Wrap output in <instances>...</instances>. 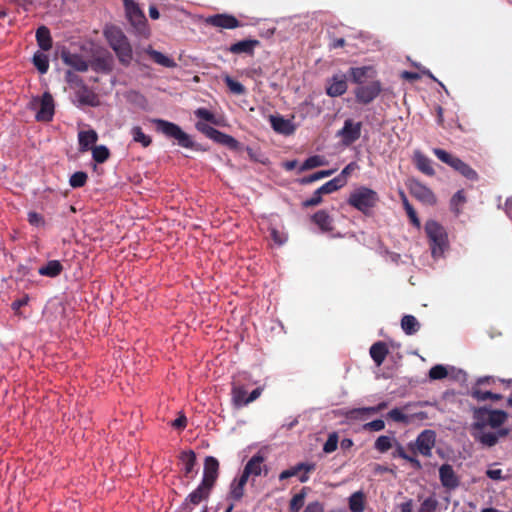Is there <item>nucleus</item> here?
<instances>
[{
  "label": "nucleus",
  "instance_id": "1",
  "mask_svg": "<svg viewBox=\"0 0 512 512\" xmlns=\"http://www.w3.org/2000/svg\"><path fill=\"white\" fill-rule=\"evenodd\" d=\"M104 36L109 46L115 52L120 64L125 67L129 66L133 59V51L127 36L121 29L115 26L106 28Z\"/></svg>",
  "mask_w": 512,
  "mask_h": 512
},
{
  "label": "nucleus",
  "instance_id": "2",
  "mask_svg": "<svg viewBox=\"0 0 512 512\" xmlns=\"http://www.w3.org/2000/svg\"><path fill=\"white\" fill-rule=\"evenodd\" d=\"M425 232L432 257L434 259L443 257L450 247L448 233L445 227L435 220H428L425 223Z\"/></svg>",
  "mask_w": 512,
  "mask_h": 512
},
{
  "label": "nucleus",
  "instance_id": "3",
  "mask_svg": "<svg viewBox=\"0 0 512 512\" xmlns=\"http://www.w3.org/2000/svg\"><path fill=\"white\" fill-rule=\"evenodd\" d=\"M378 202L377 192L365 186L354 189L347 199L348 205L362 212L365 216L372 214Z\"/></svg>",
  "mask_w": 512,
  "mask_h": 512
},
{
  "label": "nucleus",
  "instance_id": "4",
  "mask_svg": "<svg viewBox=\"0 0 512 512\" xmlns=\"http://www.w3.org/2000/svg\"><path fill=\"white\" fill-rule=\"evenodd\" d=\"M473 419L472 429H482L488 426L493 429H500L507 421L508 413L504 410L479 407L474 409Z\"/></svg>",
  "mask_w": 512,
  "mask_h": 512
},
{
  "label": "nucleus",
  "instance_id": "5",
  "mask_svg": "<svg viewBox=\"0 0 512 512\" xmlns=\"http://www.w3.org/2000/svg\"><path fill=\"white\" fill-rule=\"evenodd\" d=\"M156 130L169 139L177 141L178 145L184 148L193 149L194 142L189 134L184 132L181 127L173 122L164 119H153Z\"/></svg>",
  "mask_w": 512,
  "mask_h": 512
},
{
  "label": "nucleus",
  "instance_id": "6",
  "mask_svg": "<svg viewBox=\"0 0 512 512\" xmlns=\"http://www.w3.org/2000/svg\"><path fill=\"white\" fill-rule=\"evenodd\" d=\"M195 127L199 132L203 133L209 139L218 144L226 146L230 150L238 151L241 148L240 142L234 137L215 129L206 123L197 122Z\"/></svg>",
  "mask_w": 512,
  "mask_h": 512
},
{
  "label": "nucleus",
  "instance_id": "7",
  "mask_svg": "<svg viewBox=\"0 0 512 512\" xmlns=\"http://www.w3.org/2000/svg\"><path fill=\"white\" fill-rule=\"evenodd\" d=\"M126 17L129 23L140 34L148 32L147 19L144 12L134 0H123Z\"/></svg>",
  "mask_w": 512,
  "mask_h": 512
},
{
  "label": "nucleus",
  "instance_id": "8",
  "mask_svg": "<svg viewBox=\"0 0 512 512\" xmlns=\"http://www.w3.org/2000/svg\"><path fill=\"white\" fill-rule=\"evenodd\" d=\"M382 84L379 80L370 81L368 84L358 85L354 90L355 100L362 105L373 102L381 93Z\"/></svg>",
  "mask_w": 512,
  "mask_h": 512
},
{
  "label": "nucleus",
  "instance_id": "9",
  "mask_svg": "<svg viewBox=\"0 0 512 512\" xmlns=\"http://www.w3.org/2000/svg\"><path fill=\"white\" fill-rule=\"evenodd\" d=\"M315 469V463L300 462L286 470H283L279 474V480L283 481L291 477H297L301 483H305L310 478L309 474L313 472Z\"/></svg>",
  "mask_w": 512,
  "mask_h": 512
},
{
  "label": "nucleus",
  "instance_id": "10",
  "mask_svg": "<svg viewBox=\"0 0 512 512\" xmlns=\"http://www.w3.org/2000/svg\"><path fill=\"white\" fill-rule=\"evenodd\" d=\"M430 380H443L445 378L451 381H466V373L454 367H447L441 364L433 366L429 370Z\"/></svg>",
  "mask_w": 512,
  "mask_h": 512
},
{
  "label": "nucleus",
  "instance_id": "11",
  "mask_svg": "<svg viewBox=\"0 0 512 512\" xmlns=\"http://www.w3.org/2000/svg\"><path fill=\"white\" fill-rule=\"evenodd\" d=\"M509 432L508 428H500L496 432L487 431L486 428L472 429L474 439L486 447L495 446L499 439L506 437Z\"/></svg>",
  "mask_w": 512,
  "mask_h": 512
},
{
  "label": "nucleus",
  "instance_id": "12",
  "mask_svg": "<svg viewBox=\"0 0 512 512\" xmlns=\"http://www.w3.org/2000/svg\"><path fill=\"white\" fill-rule=\"evenodd\" d=\"M220 464L219 461L213 456H207L204 459L203 477L201 483L211 489L216 484L219 477Z\"/></svg>",
  "mask_w": 512,
  "mask_h": 512
},
{
  "label": "nucleus",
  "instance_id": "13",
  "mask_svg": "<svg viewBox=\"0 0 512 512\" xmlns=\"http://www.w3.org/2000/svg\"><path fill=\"white\" fill-rule=\"evenodd\" d=\"M361 129V122H354L352 119H346L344 126L338 131L337 135L341 137L344 145L349 146L360 138Z\"/></svg>",
  "mask_w": 512,
  "mask_h": 512
},
{
  "label": "nucleus",
  "instance_id": "14",
  "mask_svg": "<svg viewBox=\"0 0 512 512\" xmlns=\"http://www.w3.org/2000/svg\"><path fill=\"white\" fill-rule=\"evenodd\" d=\"M113 62V56L105 50L92 56L89 67L97 73L108 74L113 70Z\"/></svg>",
  "mask_w": 512,
  "mask_h": 512
},
{
  "label": "nucleus",
  "instance_id": "15",
  "mask_svg": "<svg viewBox=\"0 0 512 512\" xmlns=\"http://www.w3.org/2000/svg\"><path fill=\"white\" fill-rule=\"evenodd\" d=\"M377 76L376 69L371 66L351 67L348 70V77L354 84L363 85L368 80L373 81Z\"/></svg>",
  "mask_w": 512,
  "mask_h": 512
},
{
  "label": "nucleus",
  "instance_id": "16",
  "mask_svg": "<svg viewBox=\"0 0 512 512\" xmlns=\"http://www.w3.org/2000/svg\"><path fill=\"white\" fill-rule=\"evenodd\" d=\"M348 89L347 76L345 74H335L326 82V94L330 97H339L346 93Z\"/></svg>",
  "mask_w": 512,
  "mask_h": 512
},
{
  "label": "nucleus",
  "instance_id": "17",
  "mask_svg": "<svg viewBox=\"0 0 512 512\" xmlns=\"http://www.w3.org/2000/svg\"><path fill=\"white\" fill-rule=\"evenodd\" d=\"M205 22L210 26L222 29H235L242 26L235 16L226 13L209 16Z\"/></svg>",
  "mask_w": 512,
  "mask_h": 512
},
{
  "label": "nucleus",
  "instance_id": "18",
  "mask_svg": "<svg viewBox=\"0 0 512 512\" xmlns=\"http://www.w3.org/2000/svg\"><path fill=\"white\" fill-rule=\"evenodd\" d=\"M75 97L79 106L97 107L100 104L98 95L85 83L75 88Z\"/></svg>",
  "mask_w": 512,
  "mask_h": 512
},
{
  "label": "nucleus",
  "instance_id": "19",
  "mask_svg": "<svg viewBox=\"0 0 512 512\" xmlns=\"http://www.w3.org/2000/svg\"><path fill=\"white\" fill-rule=\"evenodd\" d=\"M263 470L266 475L268 470L266 465H264V457L257 453L246 463L241 475L248 480L250 476H260Z\"/></svg>",
  "mask_w": 512,
  "mask_h": 512
},
{
  "label": "nucleus",
  "instance_id": "20",
  "mask_svg": "<svg viewBox=\"0 0 512 512\" xmlns=\"http://www.w3.org/2000/svg\"><path fill=\"white\" fill-rule=\"evenodd\" d=\"M61 59L64 64L78 72H86L89 68V61H86L82 55L71 53L68 50H62Z\"/></svg>",
  "mask_w": 512,
  "mask_h": 512
},
{
  "label": "nucleus",
  "instance_id": "21",
  "mask_svg": "<svg viewBox=\"0 0 512 512\" xmlns=\"http://www.w3.org/2000/svg\"><path fill=\"white\" fill-rule=\"evenodd\" d=\"M54 116V99L49 92H45L40 99V108L36 114L38 121H51Z\"/></svg>",
  "mask_w": 512,
  "mask_h": 512
},
{
  "label": "nucleus",
  "instance_id": "22",
  "mask_svg": "<svg viewBox=\"0 0 512 512\" xmlns=\"http://www.w3.org/2000/svg\"><path fill=\"white\" fill-rule=\"evenodd\" d=\"M269 122L273 130L281 135L290 136L296 130V126L291 120L280 115H270Z\"/></svg>",
  "mask_w": 512,
  "mask_h": 512
},
{
  "label": "nucleus",
  "instance_id": "23",
  "mask_svg": "<svg viewBox=\"0 0 512 512\" xmlns=\"http://www.w3.org/2000/svg\"><path fill=\"white\" fill-rule=\"evenodd\" d=\"M260 45V41L257 39H245L238 41L227 49L232 54H247L252 56L256 47Z\"/></svg>",
  "mask_w": 512,
  "mask_h": 512
},
{
  "label": "nucleus",
  "instance_id": "24",
  "mask_svg": "<svg viewBox=\"0 0 512 512\" xmlns=\"http://www.w3.org/2000/svg\"><path fill=\"white\" fill-rule=\"evenodd\" d=\"M436 434L432 430H424L418 435V453L429 456L435 445Z\"/></svg>",
  "mask_w": 512,
  "mask_h": 512
},
{
  "label": "nucleus",
  "instance_id": "25",
  "mask_svg": "<svg viewBox=\"0 0 512 512\" xmlns=\"http://www.w3.org/2000/svg\"><path fill=\"white\" fill-rule=\"evenodd\" d=\"M441 484L447 489H455L459 485V480L449 464H443L439 469Z\"/></svg>",
  "mask_w": 512,
  "mask_h": 512
},
{
  "label": "nucleus",
  "instance_id": "26",
  "mask_svg": "<svg viewBox=\"0 0 512 512\" xmlns=\"http://www.w3.org/2000/svg\"><path fill=\"white\" fill-rule=\"evenodd\" d=\"M211 490V488L203 486V484L200 483L198 487L186 497L183 503L184 508H188L190 504L198 505L201 501L208 499Z\"/></svg>",
  "mask_w": 512,
  "mask_h": 512
},
{
  "label": "nucleus",
  "instance_id": "27",
  "mask_svg": "<svg viewBox=\"0 0 512 512\" xmlns=\"http://www.w3.org/2000/svg\"><path fill=\"white\" fill-rule=\"evenodd\" d=\"M369 353H370L372 360L376 364V366L379 367L385 361V359L389 353V349L385 342L378 341V342H375L370 347Z\"/></svg>",
  "mask_w": 512,
  "mask_h": 512
},
{
  "label": "nucleus",
  "instance_id": "28",
  "mask_svg": "<svg viewBox=\"0 0 512 512\" xmlns=\"http://www.w3.org/2000/svg\"><path fill=\"white\" fill-rule=\"evenodd\" d=\"M180 460L183 464L184 476L187 478H193L194 469L196 466V454L194 451H184L180 454Z\"/></svg>",
  "mask_w": 512,
  "mask_h": 512
},
{
  "label": "nucleus",
  "instance_id": "29",
  "mask_svg": "<svg viewBox=\"0 0 512 512\" xmlns=\"http://www.w3.org/2000/svg\"><path fill=\"white\" fill-rule=\"evenodd\" d=\"M312 221L322 232H331L334 229L332 217L325 211L319 210L312 216Z\"/></svg>",
  "mask_w": 512,
  "mask_h": 512
},
{
  "label": "nucleus",
  "instance_id": "30",
  "mask_svg": "<svg viewBox=\"0 0 512 512\" xmlns=\"http://www.w3.org/2000/svg\"><path fill=\"white\" fill-rule=\"evenodd\" d=\"M247 479L240 475L238 478H235L231 485L229 491V499L233 501H240L244 496L245 486L247 484Z\"/></svg>",
  "mask_w": 512,
  "mask_h": 512
},
{
  "label": "nucleus",
  "instance_id": "31",
  "mask_svg": "<svg viewBox=\"0 0 512 512\" xmlns=\"http://www.w3.org/2000/svg\"><path fill=\"white\" fill-rule=\"evenodd\" d=\"M63 269L64 267L59 260H50L38 269V273L41 276L54 278L59 276Z\"/></svg>",
  "mask_w": 512,
  "mask_h": 512
},
{
  "label": "nucleus",
  "instance_id": "32",
  "mask_svg": "<svg viewBox=\"0 0 512 512\" xmlns=\"http://www.w3.org/2000/svg\"><path fill=\"white\" fill-rule=\"evenodd\" d=\"M145 53L158 65H161L166 68H174L176 67V62L169 58L168 56L162 54L159 51L154 50L151 46L145 49Z\"/></svg>",
  "mask_w": 512,
  "mask_h": 512
},
{
  "label": "nucleus",
  "instance_id": "33",
  "mask_svg": "<svg viewBox=\"0 0 512 512\" xmlns=\"http://www.w3.org/2000/svg\"><path fill=\"white\" fill-rule=\"evenodd\" d=\"M97 139L98 135L94 130L80 131L78 134L79 150L81 152L88 151Z\"/></svg>",
  "mask_w": 512,
  "mask_h": 512
},
{
  "label": "nucleus",
  "instance_id": "34",
  "mask_svg": "<svg viewBox=\"0 0 512 512\" xmlns=\"http://www.w3.org/2000/svg\"><path fill=\"white\" fill-rule=\"evenodd\" d=\"M36 40L38 46L43 51H48L52 48V38L50 30L46 26H40L36 31Z\"/></svg>",
  "mask_w": 512,
  "mask_h": 512
},
{
  "label": "nucleus",
  "instance_id": "35",
  "mask_svg": "<svg viewBox=\"0 0 512 512\" xmlns=\"http://www.w3.org/2000/svg\"><path fill=\"white\" fill-rule=\"evenodd\" d=\"M232 401L235 407L241 408L248 405L247 391L243 386L233 385L232 386Z\"/></svg>",
  "mask_w": 512,
  "mask_h": 512
},
{
  "label": "nucleus",
  "instance_id": "36",
  "mask_svg": "<svg viewBox=\"0 0 512 512\" xmlns=\"http://www.w3.org/2000/svg\"><path fill=\"white\" fill-rule=\"evenodd\" d=\"M408 447L409 453L403 446L398 444L394 451V457H400L411 463H416V442H410Z\"/></svg>",
  "mask_w": 512,
  "mask_h": 512
},
{
  "label": "nucleus",
  "instance_id": "37",
  "mask_svg": "<svg viewBox=\"0 0 512 512\" xmlns=\"http://www.w3.org/2000/svg\"><path fill=\"white\" fill-rule=\"evenodd\" d=\"M418 201L433 206L437 203V198L430 188L418 183Z\"/></svg>",
  "mask_w": 512,
  "mask_h": 512
},
{
  "label": "nucleus",
  "instance_id": "38",
  "mask_svg": "<svg viewBox=\"0 0 512 512\" xmlns=\"http://www.w3.org/2000/svg\"><path fill=\"white\" fill-rule=\"evenodd\" d=\"M349 509L352 512H363L365 509V495L357 491L349 497Z\"/></svg>",
  "mask_w": 512,
  "mask_h": 512
},
{
  "label": "nucleus",
  "instance_id": "39",
  "mask_svg": "<svg viewBox=\"0 0 512 512\" xmlns=\"http://www.w3.org/2000/svg\"><path fill=\"white\" fill-rule=\"evenodd\" d=\"M471 396L478 401H498L503 398L501 394L493 393L490 391H483L479 387H472Z\"/></svg>",
  "mask_w": 512,
  "mask_h": 512
},
{
  "label": "nucleus",
  "instance_id": "40",
  "mask_svg": "<svg viewBox=\"0 0 512 512\" xmlns=\"http://www.w3.org/2000/svg\"><path fill=\"white\" fill-rule=\"evenodd\" d=\"M453 169L469 180L474 181L478 179L477 172L474 169H472L468 164L463 162L460 158L456 162V164H454Z\"/></svg>",
  "mask_w": 512,
  "mask_h": 512
},
{
  "label": "nucleus",
  "instance_id": "41",
  "mask_svg": "<svg viewBox=\"0 0 512 512\" xmlns=\"http://www.w3.org/2000/svg\"><path fill=\"white\" fill-rule=\"evenodd\" d=\"M343 186H344L343 177H335V178L329 180L328 182H326L325 184H323L321 187H319L318 190H319V192H321L324 195V194L333 193V192L339 190L340 188H342Z\"/></svg>",
  "mask_w": 512,
  "mask_h": 512
},
{
  "label": "nucleus",
  "instance_id": "42",
  "mask_svg": "<svg viewBox=\"0 0 512 512\" xmlns=\"http://www.w3.org/2000/svg\"><path fill=\"white\" fill-rule=\"evenodd\" d=\"M130 133L133 137V141L140 143L143 147H148L152 143L151 137L146 135L140 126L132 127Z\"/></svg>",
  "mask_w": 512,
  "mask_h": 512
},
{
  "label": "nucleus",
  "instance_id": "43",
  "mask_svg": "<svg viewBox=\"0 0 512 512\" xmlns=\"http://www.w3.org/2000/svg\"><path fill=\"white\" fill-rule=\"evenodd\" d=\"M466 203L464 190L457 191L450 200V208L458 216L461 213L462 205Z\"/></svg>",
  "mask_w": 512,
  "mask_h": 512
},
{
  "label": "nucleus",
  "instance_id": "44",
  "mask_svg": "<svg viewBox=\"0 0 512 512\" xmlns=\"http://www.w3.org/2000/svg\"><path fill=\"white\" fill-rule=\"evenodd\" d=\"M33 64L41 74H45L49 69V58L42 52H36L33 56Z\"/></svg>",
  "mask_w": 512,
  "mask_h": 512
},
{
  "label": "nucleus",
  "instance_id": "45",
  "mask_svg": "<svg viewBox=\"0 0 512 512\" xmlns=\"http://www.w3.org/2000/svg\"><path fill=\"white\" fill-rule=\"evenodd\" d=\"M306 497V488H302V490L295 494L290 500L289 510L290 512H299V510L303 507L304 501Z\"/></svg>",
  "mask_w": 512,
  "mask_h": 512
},
{
  "label": "nucleus",
  "instance_id": "46",
  "mask_svg": "<svg viewBox=\"0 0 512 512\" xmlns=\"http://www.w3.org/2000/svg\"><path fill=\"white\" fill-rule=\"evenodd\" d=\"M418 170L428 176L434 175L433 161L418 153Z\"/></svg>",
  "mask_w": 512,
  "mask_h": 512
},
{
  "label": "nucleus",
  "instance_id": "47",
  "mask_svg": "<svg viewBox=\"0 0 512 512\" xmlns=\"http://www.w3.org/2000/svg\"><path fill=\"white\" fill-rule=\"evenodd\" d=\"M110 156L109 149L104 145L94 146L92 148L93 160L97 163H104Z\"/></svg>",
  "mask_w": 512,
  "mask_h": 512
},
{
  "label": "nucleus",
  "instance_id": "48",
  "mask_svg": "<svg viewBox=\"0 0 512 512\" xmlns=\"http://www.w3.org/2000/svg\"><path fill=\"white\" fill-rule=\"evenodd\" d=\"M224 82L231 93L235 95H244L246 93V88L238 81L234 80L229 75L224 77Z\"/></svg>",
  "mask_w": 512,
  "mask_h": 512
},
{
  "label": "nucleus",
  "instance_id": "49",
  "mask_svg": "<svg viewBox=\"0 0 512 512\" xmlns=\"http://www.w3.org/2000/svg\"><path fill=\"white\" fill-rule=\"evenodd\" d=\"M435 156L440 160L442 161L443 163L449 165L450 167H454V164H456V162L459 160L458 157L448 153L447 151L443 150V149H440V148H435L433 150Z\"/></svg>",
  "mask_w": 512,
  "mask_h": 512
},
{
  "label": "nucleus",
  "instance_id": "50",
  "mask_svg": "<svg viewBox=\"0 0 512 512\" xmlns=\"http://www.w3.org/2000/svg\"><path fill=\"white\" fill-rule=\"evenodd\" d=\"M435 156L440 160L442 161L443 163L449 165L450 167H454V164H456V162L459 160L458 157L448 153L447 151L443 150V149H440V148H435L433 150Z\"/></svg>",
  "mask_w": 512,
  "mask_h": 512
},
{
  "label": "nucleus",
  "instance_id": "51",
  "mask_svg": "<svg viewBox=\"0 0 512 512\" xmlns=\"http://www.w3.org/2000/svg\"><path fill=\"white\" fill-rule=\"evenodd\" d=\"M87 179H88V175L86 172L77 171L71 175V177L69 179V184L73 188H80L86 184Z\"/></svg>",
  "mask_w": 512,
  "mask_h": 512
},
{
  "label": "nucleus",
  "instance_id": "52",
  "mask_svg": "<svg viewBox=\"0 0 512 512\" xmlns=\"http://www.w3.org/2000/svg\"><path fill=\"white\" fill-rule=\"evenodd\" d=\"M401 327L406 334H414L416 331V318L413 315H405L401 320Z\"/></svg>",
  "mask_w": 512,
  "mask_h": 512
},
{
  "label": "nucleus",
  "instance_id": "53",
  "mask_svg": "<svg viewBox=\"0 0 512 512\" xmlns=\"http://www.w3.org/2000/svg\"><path fill=\"white\" fill-rule=\"evenodd\" d=\"M325 164V160L322 156L314 155L309 158H307L303 164L301 169L302 170H310L316 167H320Z\"/></svg>",
  "mask_w": 512,
  "mask_h": 512
},
{
  "label": "nucleus",
  "instance_id": "54",
  "mask_svg": "<svg viewBox=\"0 0 512 512\" xmlns=\"http://www.w3.org/2000/svg\"><path fill=\"white\" fill-rule=\"evenodd\" d=\"M194 114L199 119L205 120L214 125H219V121L217 120L216 116L206 108H198L195 110Z\"/></svg>",
  "mask_w": 512,
  "mask_h": 512
},
{
  "label": "nucleus",
  "instance_id": "55",
  "mask_svg": "<svg viewBox=\"0 0 512 512\" xmlns=\"http://www.w3.org/2000/svg\"><path fill=\"white\" fill-rule=\"evenodd\" d=\"M399 194H400L403 206H404V208L408 214V217L410 219V222L416 226V211H415L413 205L410 204L407 196L405 195V193L403 191H400Z\"/></svg>",
  "mask_w": 512,
  "mask_h": 512
},
{
  "label": "nucleus",
  "instance_id": "56",
  "mask_svg": "<svg viewBox=\"0 0 512 512\" xmlns=\"http://www.w3.org/2000/svg\"><path fill=\"white\" fill-rule=\"evenodd\" d=\"M374 447L381 453L387 452L392 447V441L389 436H379L375 441Z\"/></svg>",
  "mask_w": 512,
  "mask_h": 512
},
{
  "label": "nucleus",
  "instance_id": "57",
  "mask_svg": "<svg viewBox=\"0 0 512 512\" xmlns=\"http://www.w3.org/2000/svg\"><path fill=\"white\" fill-rule=\"evenodd\" d=\"M333 173H334V170L318 171L316 173H313V174L309 175L308 177H305L302 180V183H305V184L312 183V182L318 181V180H320L322 178L331 176Z\"/></svg>",
  "mask_w": 512,
  "mask_h": 512
},
{
  "label": "nucleus",
  "instance_id": "58",
  "mask_svg": "<svg viewBox=\"0 0 512 512\" xmlns=\"http://www.w3.org/2000/svg\"><path fill=\"white\" fill-rule=\"evenodd\" d=\"M338 445V436L336 433H332L328 436L326 442L323 446V451L325 453H332L337 449Z\"/></svg>",
  "mask_w": 512,
  "mask_h": 512
},
{
  "label": "nucleus",
  "instance_id": "59",
  "mask_svg": "<svg viewBox=\"0 0 512 512\" xmlns=\"http://www.w3.org/2000/svg\"><path fill=\"white\" fill-rule=\"evenodd\" d=\"M65 80L67 81V83H69L71 85L72 88H77L78 86L84 84V81L83 79L78 76L77 74H75L73 71L71 70H67L66 73H65Z\"/></svg>",
  "mask_w": 512,
  "mask_h": 512
},
{
  "label": "nucleus",
  "instance_id": "60",
  "mask_svg": "<svg viewBox=\"0 0 512 512\" xmlns=\"http://www.w3.org/2000/svg\"><path fill=\"white\" fill-rule=\"evenodd\" d=\"M27 220H28L29 224L32 226H35V227H44L45 226L44 217L35 211H30L28 213Z\"/></svg>",
  "mask_w": 512,
  "mask_h": 512
},
{
  "label": "nucleus",
  "instance_id": "61",
  "mask_svg": "<svg viewBox=\"0 0 512 512\" xmlns=\"http://www.w3.org/2000/svg\"><path fill=\"white\" fill-rule=\"evenodd\" d=\"M322 193L319 192L318 189H316L313 193V195L309 198V199H306L304 202H303V207L305 208H308V207H314V206H317L319 205L321 202H322Z\"/></svg>",
  "mask_w": 512,
  "mask_h": 512
},
{
  "label": "nucleus",
  "instance_id": "62",
  "mask_svg": "<svg viewBox=\"0 0 512 512\" xmlns=\"http://www.w3.org/2000/svg\"><path fill=\"white\" fill-rule=\"evenodd\" d=\"M388 418H390L391 420H393L395 422H407L408 421V416L405 415L402 412V410L399 408H394L391 411H389Z\"/></svg>",
  "mask_w": 512,
  "mask_h": 512
},
{
  "label": "nucleus",
  "instance_id": "63",
  "mask_svg": "<svg viewBox=\"0 0 512 512\" xmlns=\"http://www.w3.org/2000/svg\"><path fill=\"white\" fill-rule=\"evenodd\" d=\"M364 430L367 431H381L385 428V423L382 419H376L363 425Z\"/></svg>",
  "mask_w": 512,
  "mask_h": 512
},
{
  "label": "nucleus",
  "instance_id": "64",
  "mask_svg": "<svg viewBox=\"0 0 512 512\" xmlns=\"http://www.w3.org/2000/svg\"><path fill=\"white\" fill-rule=\"evenodd\" d=\"M437 502L434 499H426L421 504L419 512H432L436 509Z\"/></svg>",
  "mask_w": 512,
  "mask_h": 512
}]
</instances>
